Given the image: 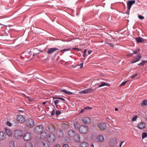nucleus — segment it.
Here are the masks:
<instances>
[{"instance_id": "1", "label": "nucleus", "mask_w": 147, "mask_h": 147, "mask_svg": "<svg viewBox=\"0 0 147 147\" xmlns=\"http://www.w3.org/2000/svg\"><path fill=\"white\" fill-rule=\"evenodd\" d=\"M110 86V84L107 83H106L104 82H102L100 83V84L99 85L98 87L97 88H88L87 89H86L84 90L81 91L79 92V93H82V94H88L91 92L95 90L96 89L98 88H100L102 86Z\"/></svg>"}, {"instance_id": "2", "label": "nucleus", "mask_w": 147, "mask_h": 147, "mask_svg": "<svg viewBox=\"0 0 147 147\" xmlns=\"http://www.w3.org/2000/svg\"><path fill=\"white\" fill-rule=\"evenodd\" d=\"M22 131L20 130H15L14 134V136L17 139H20L23 136Z\"/></svg>"}, {"instance_id": "3", "label": "nucleus", "mask_w": 147, "mask_h": 147, "mask_svg": "<svg viewBox=\"0 0 147 147\" xmlns=\"http://www.w3.org/2000/svg\"><path fill=\"white\" fill-rule=\"evenodd\" d=\"M26 123L27 126L29 127H32L35 125V122L34 120L30 118L26 119Z\"/></svg>"}, {"instance_id": "4", "label": "nucleus", "mask_w": 147, "mask_h": 147, "mask_svg": "<svg viewBox=\"0 0 147 147\" xmlns=\"http://www.w3.org/2000/svg\"><path fill=\"white\" fill-rule=\"evenodd\" d=\"M43 127L42 125L36 126L34 129V132L36 134H39L43 131Z\"/></svg>"}, {"instance_id": "5", "label": "nucleus", "mask_w": 147, "mask_h": 147, "mask_svg": "<svg viewBox=\"0 0 147 147\" xmlns=\"http://www.w3.org/2000/svg\"><path fill=\"white\" fill-rule=\"evenodd\" d=\"M79 131L81 133L85 134L87 133L88 130V127L86 125H83L80 127L79 129Z\"/></svg>"}, {"instance_id": "6", "label": "nucleus", "mask_w": 147, "mask_h": 147, "mask_svg": "<svg viewBox=\"0 0 147 147\" xmlns=\"http://www.w3.org/2000/svg\"><path fill=\"white\" fill-rule=\"evenodd\" d=\"M47 138L48 141L51 142H55L56 139L55 135L53 133L49 134Z\"/></svg>"}, {"instance_id": "7", "label": "nucleus", "mask_w": 147, "mask_h": 147, "mask_svg": "<svg viewBox=\"0 0 147 147\" xmlns=\"http://www.w3.org/2000/svg\"><path fill=\"white\" fill-rule=\"evenodd\" d=\"M32 136L31 134L29 132L25 133L24 135V139L25 141H28L32 138Z\"/></svg>"}, {"instance_id": "8", "label": "nucleus", "mask_w": 147, "mask_h": 147, "mask_svg": "<svg viewBox=\"0 0 147 147\" xmlns=\"http://www.w3.org/2000/svg\"><path fill=\"white\" fill-rule=\"evenodd\" d=\"M36 48H34V49H31L28 52V56L29 57L32 56V57H34L35 55H36L39 53H35L34 52L37 50Z\"/></svg>"}, {"instance_id": "9", "label": "nucleus", "mask_w": 147, "mask_h": 147, "mask_svg": "<svg viewBox=\"0 0 147 147\" xmlns=\"http://www.w3.org/2000/svg\"><path fill=\"white\" fill-rule=\"evenodd\" d=\"M141 58V56L139 55H137L134 56V59L130 61V63H133L138 61Z\"/></svg>"}, {"instance_id": "10", "label": "nucleus", "mask_w": 147, "mask_h": 147, "mask_svg": "<svg viewBox=\"0 0 147 147\" xmlns=\"http://www.w3.org/2000/svg\"><path fill=\"white\" fill-rule=\"evenodd\" d=\"M135 2V0H130L127 3V10H128L129 13V12L130 10L131 7L133 4H134Z\"/></svg>"}, {"instance_id": "11", "label": "nucleus", "mask_w": 147, "mask_h": 147, "mask_svg": "<svg viewBox=\"0 0 147 147\" xmlns=\"http://www.w3.org/2000/svg\"><path fill=\"white\" fill-rule=\"evenodd\" d=\"M98 127L101 130H105L106 127V125L104 123H100L97 124Z\"/></svg>"}, {"instance_id": "12", "label": "nucleus", "mask_w": 147, "mask_h": 147, "mask_svg": "<svg viewBox=\"0 0 147 147\" xmlns=\"http://www.w3.org/2000/svg\"><path fill=\"white\" fill-rule=\"evenodd\" d=\"M17 120L20 123H23L25 120V118L24 116L21 115H18L17 116Z\"/></svg>"}, {"instance_id": "13", "label": "nucleus", "mask_w": 147, "mask_h": 147, "mask_svg": "<svg viewBox=\"0 0 147 147\" xmlns=\"http://www.w3.org/2000/svg\"><path fill=\"white\" fill-rule=\"evenodd\" d=\"M57 50L58 49L56 48H51L48 50L47 53L49 54H51Z\"/></svg>"}, {"instance_id": "14", "label": "nucleus", "mask_w": 147, "mask_h": 147, "mask_svg": "<svg viewBox=\"0 0 147 147\" xmlns=\"http://www.w3.org/2000/svg\"><path fill=\"white\" fill-rule=\"evenodd\" d=\"M5 133L3 131H0V140H4L6 138Z\"/></svg>"}, {"instance_id": "15", "label": "nucleus", "mask_w": 147, "mask_h": 147, "mask_svg": "<svg viewBox=\"0 0 147 147\" xmlns=\"http://www.w3.org/2000/svg\"><path fill=\"white\" fill-rule=\"evenodd\" d=\"M82 120L84 123L87 124L90 122V119L88 117H84L82 118Z\"/></svg>"}, {"instance_id": "16", "label": "nucleus", "mask_w": 147, "mask_h": 147, "mask_svg": "<svg viewBox=\"0 0 147 147\" xmlns=\"http://www.w3.org/2000/svg\"><path fill=\"white\" fill-rule=\"evenodd\" d=\"M117 139L116 138H114L112 139L110 142V144L112 146H115L117 143Z\"/></svg>"}, {"instance_id": "17", "label": "nucleus", "mask_w": 147, "mask_h": 147, "mask_svg": "<svg viewBox=\"0 0 147 147\" xmlns=\"http://www.w3.org/2000/svg\"><path fill=\"white\" fill-rule=\"evenodd\" d=\"M97 140L98 141L102 142L105 139L104 136L102 135H99L97 137Z\"/></svg>"}, {"instance_id": "18", "label": "nucleus", "mask_w": 147, "mask_h": 147, "mask_svg": "<svg viewBox=\"0 0 147 147\" xmlns=\"http://www.w3.org/2000/svg\"><path fill=\"white\" fill-rule=\"evenodd\" d=\"M68 135L71 137H74L76 134L75 132L73 130H70L68 131Z\"/></svg>"}, {"instance_id": "19", "label": "nucleus", "mask_w": 147, "mask_h": 147, "mask_svg": "<svg viewBox=\"0 0 147 147\" xmlns=\"http://www.w3.org/2000/svg\"><path fill=\"white\" fill-rule=\"evenodd\" d=\"M74 137V139L75 141L77 142H78L80 141V137L79 134H76Z\"/></svg>"}, {"instance_id": "20", "label": "nucleus", "mask_w": 147, "mask_h": 147, "mask_svg": "<svg viewBox=\"0 0 147 147\" xmlns=\"http://www.w3.org/2000/svg\"><path fill=\"white\" fill-rule=\"evenodd\" d=\"M43 147H49V142L48 141H45L42 142Z\"/></svg>"}, {"instance_id": "21", "label": "nucleus", "mask_w": 147, "mask_h": 147, "mask_svg": "<svg viewBox=\"0 0 147 147\" xmlns=\"http://www.w3.org/2000/svg\"><path fill=\"white\" fill-rule=\"evenodd\" d=\"M57 133L58 136L59 137H61L63 135V132L61 130H59L57 131Z\"/></svg>"}, {"instance_id": "22", "label": "nucleus", "mask_w": 147, "mask_h": 147, "mask_svg": "<svg viewBox=\"0 0 147 147\" xmlns=\"http://www.w3.org/2000/svg\"><path fill=\"white\" fill-rule=\"evenodd\" d=\"M47 130L49 132H53L54 131V129L52 126L49 125L47 127Z\"/></svg>"}, {"instance_id": "23", "label": "nucleus", "mask_w": 147, "mask_h": 147, "mask_svg": "<svg viewBox=\"0 0 147 147\" xmlns=\"http://www.w3.org/2000/svg\"><path fill=\"white\" fill-rule=\"evenodd\" d=\"M145 125V123H139L138 125V127L140 129H142L143 128Z\"/></svg>"}, {"instance_id": "24", "label": "nucleus", "mask_w": 147, "mask_h": 147, "mask_svg": "<svg viewBox=\"0 0 147 147\" xmlns=\"http://www.w3.org/2000/svg\"><path fill=\"white\" fill-rule=\"evenodd\" d=\"M60 91L62 92H64L65 94L68 95H72L73 94L72 92H71L67 91L66 90L64 89L61 90Z\"/></svg>"}, {"instance_id": "25", "label": "nucleus", "mask_w": 147, "mask_h": 147, "mask_svg": "<svg viewBox=\"0 0 147 147\" xmlns=\"http://www.w3.org/2000/svg\"><path fill=\"white\" fill-rule=\"evenodd\" d=\"M136 40L138 43L144 41V39L141 37L136 38Z\"/></svg>"}, {"instance_id": "26", "label": "nucleus", "mask_w": 147, "mask_h": 147, "mask_svg": "<svg viewBox=\"0 0 147 147\" xmlns=\"http://www.w3.org/2000/svg\"><path fill=\"white\" fill-rule=\"evenodd\" d=\"M40 136L41 138L44 139L46 138L47 136V134L46 132H42L40 133Z\"/></svg>"}, {"instance_id": "27", "label": "nucleus", "mask_w": 147, "mask_h": 147, "mask_svg": "<svg viewBox=\"0 0 147 147\" xmlns=\"http://www.w3.org/2000/svg\"><path fill=\"white\" fill-rule=\"evenodd\" d=\"M5 131L8 136H12V133L9 129L5 128Z\"/></svg>"}, {"instance_id": "28", "label": "nucleus", "mask_w": 147, "mask_h": 147, "mask_svg": "<svg viewBox=\"0 0 147 147\" xmlns=\"http://www.w3.org/2000/svg\"><path fill=\"white\" fill-rule=\"evenodd\" d=\"M25 147H33L32 143L30 142H27L25 145Z\"/></svg>"}, {"instance_id": "29", "label": "nucleus", "mask_w": 147, "mask_h": 147, "mask_svg": "<svg viewBox=\"0 0 147 147\" xmlns=\"http://www.w3.org/2000/svg\"><path fill=\"white\" fill-rule=\"evenodd\" d=\"M88 146V144L86 142H82L80 146V147H87Z\"/></svg>"}, {"instance_id": "30", "label": "nucleus", "mask_w": 147, "mask_h": 147, "mask_svg": "<svg viewBox=\"0 0 147 147\" xmlns=\"http://www.w3.org/2000/svg\"><path fill=\"white\" fill-rule=\"evenodd\" d=\"M142 106L147 105V100H144L141 104Z\"/></svg>"}, {"instance_id": "31", "label": "nucleus", "mask_w": 147, "mask_h": 147, "mask_svg": "<svg viewBox=\"0 0 147 147\" xmlns=\"http://www.w3.org/2000/svg\"><path fill=\"white\" fill-rule=\"evenodd\" d=\"M147 136V132H143L142 134V138L143 139L145 138H146Z\"/></svg>"}, {"instance_id": "32", "label": "nucleus", "mask_w": 147, "mask_h": 147, "mask_svg": "<svg viewBox=\"0 0 147 147\" xmlns=\"http://www.w3.org/2000/svg\"><path fill=\"white\" fill-rule=\"evenodd\" d=\"M140 50L139 49H136L135 51H133V53H132V54H137L138 52L140 51Z\"/></svg>"}, {"instance_id": "33", "label": "nucleus", "mask_w": 147, "mask_h": 147, "mask_svg": "<svg viewBox=\"0 0 147 147\" xmlns=\"http://www.w3.org/2000/svg\"><path fill=\"white\" fill-rule=\"evenodd\" d=\"M59 102V100H56L54 101L55 104L57 107V105Z\"/></svg>"}, {"instance_id": "34", "label": "nucleus", "mask_w": 147, "mask_h": 147, "mask_svg": "<svg viewBox=\"0 0 147 147\" xmlns=\"http://www.w3.org/2000/svg\"><path fill=\"white\" fill-rule=\"evenodd\" d=\"M14 141H11L9 144V145L11 146H12V147H14L15 146L14 145Z\"/></svg>"}, {"instance_id": "35", "label": "nucleus", "mask_w": 147, "mask_h": 147, "mask_svg": "<svg viewBox=\"0 0 147 147\" xmlns=\"http://www.w3.org/2000/svg\"><path fill=\"white\" fill-rule=\"evenodd\" d=\"M138 117V116L137 115H135L132 118V121H135L137 118Z\"/></svg>"}, {"instance_id": "36", "label": "nucleus", "mask_w": 147, "mask_h": 147, "mask_svg": "<svg viewBox=\"0 0 147 147\" xmlns=\"http://www.w3.org/2000/svg\"><path fill=\"white\" fill-rule=\"evenodd\" d=\"M61 113V112L60 111H57L55 113V115L56 116L59 115Z\"/></svg>"}, {"instance_id": "37", "label": "nucleus", "mask_w": 147, "mask_h": 147, "mask_svg": "<svg viewBox=\"0 0 147 147\" xmlns=\"http://www.w3.org/2000/svg\"><path fill=\"white\" fill-rule=\"evenodd\" d=\"M147 62V61L142 60L141 63V65L143 66L145 64V63H146Z\"/></svg>"}, {"instance_id": "38", "label": "nucleus", "mask_w": 147, "mask_h": 147, "mask_svg": "<svg viewBox=\"0 0 147 147\" xmlns=\"http://www.w3.org/2000/svg\"><path fill=\"white\" fill-rule=\"evenodd\" d=\"M127 81L123 82L120 85V86H124L125 84L127 83Z\"/></svg>"}, {"instance_id": "39", "label": "nucleus", "mask_w": 147, "mask_h": 147, "mask_svg": "<svg viewBox=\"0 0 147 147\" xmlns=\"http://www.w3.org/2000/svg\"><path fill=\"white\" fill-rule=\"evenodd\" d=\"M138 75L137 74H133L132 75L131 77L132 79L134 78L136 76H137Z\"/></svg>"}, {"instance_id": "40", "label": "nucleus", "mask_w": 147, "mask_h": 147, "mask_svg": "<svg viewBox=\"0 0 147 147\" xmlns=\"http://www.w3.org/2000/svg\"><path fill=\"white\" fill-rule=\"evenodd\" d=\"M107 44L109 45L111 47H114V45L112 43H107Z\"/></svg>"}, {"instance_id": "41", "label": "nucleus", "mask_w": 147, "mask_h": 147, "mask_svg": "<svg viewBox=\"0 0 147 147\" xmlns=\"http://www.w3.org/2000/svg\"><path fill=\"white\" fill-rule=\"evenodd\" d=\"M84 109L85 110H90L92 109V107H87L84 108Z\"/></svg>"}, {"instance_id": "42", "label": "nucleus", "mask_w": 147, "mask_h": 147, "mask_svg": "<svg viewBox=\"0 0 147 147\" xmlns=\"http://www.w3.org/2000/svg\"><path fill=\"white\" fill-rule=\"evenodd\" d=\"M26 97L28 99V100L30 101H32V99L30 97L28 96H26Z\"/></svg>"}, {"instance_id": "43", "label": "nucleus", "mask_w": 147, "mask_h": 147, "mask_svg": "<svg viewBox=\"0 0 147 147\" xmlns=\"http://www.w3.org/2000/svg\"><path fill=\"white\" fill-rule=\"evenodd\" d=\"M138 17L141 20H142L144 19V17L141 15H138Z\"/></svg>"}, {"instance_id": "44", "label": "nucleus", "mask_w": 147, "mask_h": 147, "mask_svg": "<svg viewBox=\"0 0 147 147\" xmlns=\"http://www.w3.org/2000/svg\"><path fill=\"white\" fill-rule=\"evenodd\" d=\"M55 111L54 109H53L51 113V115L52 116H53L55 113Z\"/></svg>"}, {"instance_id": "45", "label": "nucleus", "mask_w": 147, "mask_h": 147, "mask_svg": "<svg viewBox=\"0 0 147 147\" xmlns=\"http://www.w3.org/2000/svg\"><path fill=\"white\" fill-rule=\"evenodd\" d=\"M7 125L9 126H11V123L9 121H7Z\"/></svg>"}, {"instance_id": "46", "label": "nucleus", "mask_w": 147, "mask_h": 147, "mask_svg": "<svg viewBox=\"0 0 147 147\" xmlns=\"http://www.w3.org/2000/svg\"><path fill=\"white\" fill-rule=\"evenodd\" d=\"M58 99L61 100L62 101H65V100L63 98L61 97H58Z\"/></svg>"}, {"instance_id": "47", "label": "nucleus", "mask_w": 147, "mask_h": 147, "mask_svg": "<svg viewBox=\"0 0 147 147\" xmlns=\"http://www.w3.org/2000/svg\"><path fill=\"white\" fill-rule=\"evenodd\" d=\"M70 49H63V52H65V51H68L70 50Z\"/></svg>"}, {"instance_id": "48", "label": "nucleus", "mask_w": 147, "mask_h": 147, "mask_svg": "<svg viewBox=\"0 0 147 147\" xmlns=\"http://www.w3.org/2000/svg\"><path fill=\"white\" fill-rule=\"evenodd\" d=\"M74 126L75 128L76 129H79L78 127L76 126V124L75 123L74 124Z\"/></svg>"}, {"instance_id": "49", "label": "nucleus", "mask_w": 147, "mask_h": 147, "mask_svg": "<svg viewBox=\"0 0 147 147\" xmlns=\"http://www.w3.org/2000/svg\"><path fill=\"white\" fill-rule=\"evenodd\" d=\"M73 49L74 50H76L77 51H79L80 50V49L78 48H73Z\"/></svg>"}, {"instance_id": "50", "label": "nucleus", "mask_w": 147, "mask_h": 147, "mask_svg": "<svg viewBox=\"0 0 147 147\" xmlns=\"http://www.w3.org/2000/svg\"><path fill=\"white\" fill-rule=\"evenodd\" d=\"M63 147H69L68 145L67 144H64Z\"/></svg>"}, {"instance_id": "51", "label": "nucleus", "mask_w": 147, "mask_h": 147, "mask_svg": "<svg viewBox=\"0 0 147 147\" xmlns=\"http://www.w3.org/2000/svg\"><path fill=\"white\" fill-rule=\"evenodd\" d=\"M83 63H81L80 65H79L80 66V68H82L83 66Z\"/></svg>"}, {"instance_id": "52", "label": "nucleus", "mask_w": 147, "mask_h": 147, "mask_svg": "<svg viewBox=\"0 0 147 147\" xmlns=\"http://www.w3.org/2000/svg\"><path fill=\"white\" fill-rule=\"evenodd\" d=\"M124 142V141H121V143L120 145V147H121L122 144Z\"/></svg>"}, {"instance_id": "53", "label": "nucleus", "mask_w": 147, "mask_h": 147, "mask_svg": "<svg viewBox=\"0 0 147 147\" xmlns=\"http://www.w3.org/2000/svg\"><path fill=\"white\" fill-rule=\"evenodd\" d=\"M87 52V50L85 49L84 51V55H85L86 52Z\"/></svg>"}, {"instance_id": "54", "label": "nucleus", "mask_w": 147, "mask_h": 147, "mask_svg": "<svg viewBox=\"0 0 147 147\" xmlns=\"http://www.w3.org/2000/svg\"><path fill=\"white\" fill-rule=\"evenodd\" d=\"M84 109H82L81 111L80 112V113H82L84 112Z\"/></svg>"}, {"instance_id": "55", "label": "nucleus", "mask_w": 147, "mask_h": 147, "mask_svg": "<svg viewBox=\"0 0 147 147\" xmlns=\"http://www.w3.org/2000/svg\"><path fill=\"white\" fill-rule=\"evenodd\" d=\"M66 140L67 142L69 141V138L68 137L66 138Z\"/></svg>"}, {"instance_id": "56", "label": "nucleus", "mask_w": 147, "mask_h": 147, "mask_svg": "<svg viewBox=\"0 0 147 147\" xmlns=\"http://www.w3.org/2000/svg\"><path fill=\"white\" fill-rule=\"evenodd\" d=\"M88 54H90L92 52V51L90 50H89L88 51Z\"/></svg>"}, {"instance_id": "57", "label": "nucleus", "mask_w": 147, "mask_h": 147, "mask_svg": "<svg viewBox=\"0 0 147 147\" xmlns=\"http://www.w3.org/2000/svg\"><path fill=\"white\" fill-rule=\"evenodd\" d=\"M48 101H45V102H43L42 104H43V106L44 105H45V104H46L47 102Z\"/></svg>"}, {"instance_id": "58", "label": "nucleus", "mask_w": 147, "mask_h": 147, "mask_svg": "<svg viewBox=\"0 0 147 147\" xmlns=\"http://www.w3.org/2000/svg\"><path fill=\"white\" fill-rule=\"evenodd\" d=\"M55 147H61L60 145L59 144H57L55 145Z\"/></svg>"}, {"instance_id": "59", "label": "nucleus", "mask_w": 147, "mask_h": 147, "mask_svg": "<svg viewBox=\"0 0 147 147\" xmlns=\"http://www.w3.org/2000/svg\"><path fill=\"white\" fill-rule=\"evenodd\" d=\"M18 111L21 112H22L24 111L23 110H18Z\"/></svg>"}, {"instance_id": "60", "label": "nucleus", "mask_w": 147, "mask_h": 147, "mask_svg": "<svg viewBox=\"0 0 147 147\" xmlns=\"http://www.w3.org/2000/svg\"><path fill=\"white\" fill-rule=\"evenodd\" d=\"M115 110L116 111H117L118 110V109L117 108H115Z\"/></svg>"}, {"instance_id": "61", "label": "nucleus", "mask_w": 147, "mask_h": 147, "mask_svg": "<svg viewBox=\"0 0 147 147\" xmlns=\"http://www.w3.org/2000/svg\"><path fill=\"white\" fill-rule=\"evenodd\" d=\"M58 97H53V99H58Z\"/></svg>"}, {"instance_id": "62", "label": "nucleus", "mask_w": 147, "mask_h": 147, "mask_svg": "<svg viewBox=\"0 0 147 147\" xmlns=\"http://www.w3.org/2000/svg\"><path fill=\"white\" fill-rule=\"evenodd\" d=\"M38 51H40L41 52H43V51H42V50H38Z\"/></svg>"}, {"instance_id": "63", "label": "nucleus", "mask_w": 147, "mask_h": 147, "mask_svg": "<svg viewBox=\"0 0 147 147\" xmlns=\"http://www.w3.org/2000/svg\"><path fill=\"white\" fill-rule=\"evenodd\" d=\"M91 147H94L93 144H92L91 145Z\"/></svg>"}, {"instance_id": "64", "label": "nucleus", "mask_w": 147, "mask_h": 147, "mask_svg": "<svg viewBox=\"0 0 147 147\" xmlns=\"http://www.w3.org/2000/svg\"><path fill=\"white\" fill-rule=\"evenodd\" d=\"M129 13V12H128V10H127V12H126V13H127V14H128V13Z\"/></svg>"}]
</instances>
